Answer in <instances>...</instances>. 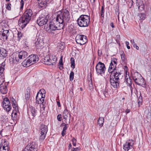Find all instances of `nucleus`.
I'll return each mask as SVG.
<instances>
[{"label":"nucleus","instance_id":"f257e3e1","mask_svg":"<svg viewBox=\"0 0 151 151\" xmlns=\"http://www.w3.org/2000/svg\"><path fill=\"white\" fill-rule=\"evenodd\" d=\"M70 18L69 12L66 9L59 12L55 20L50 22L47 25L46 28L47 32L54 34L53 31L63 29L65 24L68 22Z\"/></svg>","mask_w":151,"mask_h":151},{"label":"nucleus","instance_id":"f03ea898","mask_svg":"<svg viewBox=\"0 0 151 151\" xmlns=\"http://www.w3.org/2000/svg\"><path fill=\"white\" fill-rule=\"evenodd\" d=\"M32 14V12L31 9H28L25 11L19 21V26L22 29L25 27L30 20Z\"/></svg>","mask_w":151,"mask_h":151},{"label":"nucleus","instance_id":"7ed1b4c3","mask_svg":"<svg viewBox=\"0 0 151 151\" xmlns=\"http://www.w3.org/2000/svg\"><path fill=\"white\" fill-rule=\"evenodd\" d=\"M124 78L123 75L121 73L118 74H111L110 76V83L113 88H118L119 87L120 80Z\"/></svg>","mask_w":151,"mask_h":151},{"label":"nucleus","instance_id":"20e7f679","mask_svg":"<svg viewBox=\"0 0 151 151\" xmlns=\"http://www.w3.org/2000/svg\"><path fill=\"white\" fill-rule=\"evenodd\" d=\"M77 22L78 25L80 27H88L90 23V17L86 15H81L78 18Z\"/></svg>","mask_w":151,"mask_h":151},{"label":"nucleus","instance_id":"39448f33","mask_svg":"<svg viewBox=\"0 0 151 151\" xmlns=\"http://www.w3.org/2000/svg\"><path fill=\"white\" fill-rule=\"evenodd\" d=\"M117 60L113 58L111 60L109 66L108 71L111 74H118V73H120L116 68L117 65Z\"/></svg>","mask_w":151,"mask_h":151},{"label":"nucleus","instance_id":"423d86ee","mask_svg":"<svg viewBox=\"0 0 151 151\" xmlns=\"http://www.w3.org/2000/svg\"><path fill=\"white\" fill-rule=\"evenodd\" d=\"M96 73L98 75L102 76L104 74L106 70L104 64L100 62H99L96 66Z\"/></svg>","mask_w":151,"mask_h":151},{"label":"nucleus","instance_id":"0eeeda50","mask_svg":"<svg viewBox=\"0 0 151 151\" xmlns=\"http://www.w3.org/2000/svg\"><path fill=\"white\" fill-rule=\"evenodd\" d=\"M38 145L35 142H32L27 144L23 151H37Z\"/></svg>","mask_w":151,"mask_h":151},{"label":"nucleus","instance_id":"6e6552de","mask_svg":"<svg viewBox=\"0 0 151 151\" xmlns=\"http://www.w3.org/2000/svg\"><path fill=\"white\" fill-rule=\"evenodd\" d=\"M40 128V135L39 139L40 140H42L45 137L46 135L47 132V127L46 125L41 124Z\"/></svg>","mask_w":151,"mask_h":151},{"label":"nucleus","instance_id":"1a4fd4ad","mask_svg":"<svg viewBox=\"0 0 151 151\" xmlns=\"http://www.w3.org/2000/svg\"><path fill=\"white\" fill-rule=\"evenodd\" d=\"M76 42L81 45H84L87 41L86 37L83 35H77L76 37Z\"/></svg>","mask_w":151,"mask_h":151},{"label":"nucleus","instance_id":"9d476101","mask_svg":"<svg viewBox=\"0 0 151 151\" xmlns=\"http://www.w3.org/2000/svg\"><path fill=\"white\" fill-rule=\"evenodd\" d=\"M47 15L46 17L43 15H41L37 19V22L39 26H42L45 24L48 21L47 19Z\"/></svg>","mask_w":151,"mask_h":151},{"label":"nucleus","instance_id":"9b49d317","mask_svg":"<svg viewBox=\"0 0 151 151\" xmlns=\"http://www.w3.org/2000/svg\"><path fill=\"white\" fill-rule=\"evenodd\" d=\"M3 107L8 112L11 109L12 107L11 106L10 102L9 99L7 97L4 98L3 100Z\"/></svg>","mask_w":151,"mask_h":151},{"label":"nucleus","instance_id":"f8f14e48","mask_svg":"<svg viewBox=\"0 0 151 151\" xmlns=\"http://www.w3.org/2000/svg\"><path fill=\"white\" fill-rule=\"evenodd\" d=\"M17 56L15 53L11 55L9 59L10 62L11 64H17L18 63H19Z\"/></svg>","mask_w":151,"mask_h":151},{"label":"nucleus","instance_id":"ddd939ff","mask_svg":"<svg viewBox=\"0 0 151 151\" xmlns=\"http://www.w3.org/2000/svg\"><path fill=\"white\" fill-rule=\"evenodd\" d=\"M27 58L29 61V62L32 65L38 61L39 60L38 56L35 54L30 55Z\"/></svg>","mask_w":151,"mask_h":151},{"label":"nucleus","instance_id":"4468645a","mask_svg":"<svg viewBox=\"0 0 151 151\" xmlns=\"http://www.w3.org/2000/svg\"><path fill=\"white\" fill-rule=\"evenodd\" d=\"M135 82L138 85L143 87H145L146 86V82L144 78L141 76L139 77V78L135 81Z\"/></svg>","mask_w":151,"mask_h":151},{"label":"nucleus","instance_id":"2eb2a0df","mask_svg":"<svg viewBox=\"0 0 151 151\" xmlns=\"http://www.w3.org/2000/svg\"><path fill=\"white\" fill-rule=\"evenodd\" d=\"M17 57L19 58V60L20 62L22 61V60L27 57L28 55L27 53L25 51H21L18 53H16Z\"/></svg>","mask_w":151,"mask_h":151},{"label":"nucleus","instance_id":"dca6fc26","mask_svg":"<svg viewBox=\"0 0 151 151\" xmlns=\"http://www.w3.org/2000/svg\"><path fill=\"white\" fill-rule=\"evenodd\" d=\"M35 46L36 48L38 49L41 47L43 45V42L40 38H36L35 39Z\"/></svg>","mask_w":151,"mask_h":151},{"label":"nucleus","instance_id":"f3484780","mask_svg":"<svg viewBox=\"0 0 151 151\" xmlns=\"http://www.w3.org/2000/svg\"><path fill=\"white\" fill-rule=\"evenodd\" d=\"M49 0H38L39 4L38 7L40 8H45L46 7V4L48 2Z\"/></svg>","mask_w":151,"mask_h":151},{"label":"nucleus","instance_id":"a211bd4d","mask_svg":"<svg viewBox=\"0 0 151 151\" xmlns=\"http://www.w3.org/2000/svg\"><path fill=\"white\" fill-rule=\"evenodd\" d=\"M7 85L8 84L6 83L5 82L4 84L0 86V91L2 94H5L7 93L8 90L7 86Z\"/></svg>","mask_w":151,"mask_h":151},{"label":"nucleus","instance_id":"6ab92c4d","mask_svg":"<svg viewBox=\"0 0 151 151\" xmlns=\"http://www.w3.org/2000/svg\"><path fill=\"white\" fill-rule=\"evenodd\" d=\"M133 145V143L132 142H127L123 145V148L125 151H128L131 148Z\"/></svg>","mask_w":151,"mask_h":151},{"label":"nucleus","instance_id":"aec40b11","mask_svg":"<svg viewBox=\"0 0 151 151\" xmlns=\"http://www.w3.org/2000/svg\"><path fill=\"white\" fill-rule=\"evenodd\" d=\"M1 32L2 33V35L3 37V39L4 40H6L9 35V31L8 30H4L3 29H1Z\"/></svg>","mask_w":151,"mask_h":151},{"label":"nucleus","instance_id":"412c9836","mask_svg":"<svg viewBox=\"0 0 151 151\" xmlns=\"http://www.w3.org/2000/svg\"><path fill=\"white\" fill-rule=\"evenodd\" d=\"M7 56L6 50L3 48L0 47V58L4 59Z\"/></svg>","mask_w":151,"mask_h":151},{"label":"nucleus","instance_id":"4be33fe9","mask_svg":"<svg viewBox=\"0 0 151 151\" xmlns=\"http://www.w3.org/2000/svg\"><path fill=\"white\" fill-rule=\"evenodd\" d=\"M5 62L4 61L0 64V76H4L3 72L5 68Z\"/></svg>","mask_w":151,"mask_h":151},{"label":"nucleus","instance_id":"5701e85b","mask_svg":"<svg viewBox=\"0 0 151 151\" xmlns=\"http://www.w3.org/2000/svg\"><path fill=\"white\" fill-rule=\"evenodd\" d=\"M50 65H53L55 63L57 60V58L55 55H50Z\"/></svg>","mask_w":151,"mask_h":151},{"label":"nucleus","instance_id":"b1692460","mask_svg":"<svg viewBox=\"0 0 151 151\" xmlns=\"http://www.w3.org/2000/svg\"><path fill=\"white\" fill-rule=\"evenodd\" d=\"M42 60L44 62V64L50 65L51 63L50 62V58L49 55H47L44 57L43 59H42Z\"/></svg>","mask_w":151,"mask_h":151},{"label":"nucleus","instance_id":"393cba45","mask_svg":"<svg viewBox=\"0 0 151 151\" xmlns=\"http://www.w3.org/2000/svg\"><path fill=\"white\" fill-rule=\"evenodd\" d=\"M25 99L27 101L29 100L30 97V90L29 88H27L25 95Z\"/></svg>","mask_w":151,"mask_h":151},{"label":"nucleus","instance_id":"a878e982","mask_svg":"<svg viewBox=\"0 0 151 151\" xmlns=\"http://www.w3.org/2000/svg\"><path fill=\"white\" fill-rule=\"evenodd\" d=\"M22 65L24 67H28L31 65L30 63L29 62V61L28 58H27L22 63Z\"/></svg>","mask_w":151,"mask_h":151},{"label":"nucleus","instance_id":"bb28decb","mask_svg":"<svg viewBox=\"0 0 151 151\" xmlns=\"http://www.w3.org/2000/svg\"><path fill=\"white\" fill-rule=\"evenodd\" d=\"M18 114H19V112H15V111H13L12 114V119L14 121L18 119Z\"/></svg>","mask_w":151,"mask_h":151},{"label":"nucleus","instance_id":"cd10ccee","mask_svg":"<svg viewBox=\"0 0 151 151\" xmlns=\"http://www.w3.org/2000/svg\"><path fill=\"white\" fill-rule=\"evenodd\" d=\"M104 122V119L103 117H99L97 121V123L99 125L100 127H101L103 126Z\"/></svg>","mask_w":151,"mask_h":151},{"label":"nucleus","instance_id":"c85d7f7f","mask_svg":"<svg viewBox=\"0 0 151 151\" xmlns=\"http://www.w3.org/2000/svg\"><path fill=\"white\" fill-rule=\"evenodd\" d=\"M30 109L32 115L33 116V117H34L36 115V110L35 108L32 106H30Z\"/></svg>","mask_w":151,"mask_h":151},{"label":"nucleus","instance_id":"c756f323","mask_svg":"<svg viewBox=\"0 0 151 151\" xmlns=\"http://www.w3.org/2000/svg\"><path fill=\"white\" fill-rule=\"evenodd\" d=\"M140 76V75L137 72L134 73L133 75H132V76L133 79L135 82Z\"/></svg>","mask_w":151,"mask_h":151},{"label":"nucleus","instance_id":"7c9ffc66","mask_svg":"<svg viewBox=\"0 0 151 151\" xmlns=\"http://www.w3.org/2000/svg\"><path fill=\"white\" fill-rule=\"evenodd\" d=\"M65 46V44L63 42H61L59 43L58 45V47L60 50H63L64 49Z\"/></svg>","mask_w":151,"mask_h":151},{"label":"nucleus","instance_id":"2f4dec72","mask_svg":"<svg viewBox=\"0 0 151 151\" xmlns=\"http://www.w3.org/2000/svg\"><path fill=\"white\" fill-rule=\"evenodd\" d=\"M39 92H38L36 97V104H37V105L40 104H41V102L43 101L40 99V97H39Z\"/></svg>","mask_w":151,"mask_h":151},{"label":"nucleus","instance_id":"473e14b6","mask_svg":"<svg viewBox=\"0 0 151 151\" xmlns=\"http://www.w3.org/2000/svg\"><path fill=\"white\" fill-rule=\"evenodd\" d=\"M62 56H61L59 63V68L60 70H62L63 68V64L62 62Z\"/></svg>","mask_w":151,"mask_h":151},{"label":"nucleus","instance_id":"72a5a7b5","mask_svg":"<svg viewBox=\"0 0 151 151\" xmlns=\"http://www.w3.org/2000/svg\"><path fill=\"white\" fill-rule=\"evenodd\" d=\"M121 57L122 63H124L126 61L125 56L124 52H121Z\"/></svg>","mask_w":151,"mask_h":151},{"label":"nucleus","instance_id":"f704fd0d","mask_svg":"<svg viewBox=\"0 0 151 151\" xmlns=\"http://www.w3.org/2000/svg\"><path fill=\"white\" fill-rule=\"evenodd\" d=\"M68 111L67 110V108L66 107L64 111V112L63 113V115L64 117V119H65V120H66L67 117V115L68 114Z\"/></svg>","mask_w":151,"mask_h":151},{"label":"nucleus","instance_id":"c9c22d12","mask_svg":"<svg viewBox=\"0 0 151 151\" xmlns=\"http://www.w3.org/2000/svg\"><path fill=\"white\" fill-rule=\"evenodd\" d=\"M45 93L44 92V93H42V92H41L40 93H39V97H40V99L42 101H44V99L45 97Z\"/></svg>","mask_w":151,"mask_h":151},{"label":"nucleus","instance_id":"e433bc0d","mask_svg":"<svg viewBox=\"0 0 151 151\" xmlns=\"http://www.w3.org/2000/svg\"><path fill=\"white\" fill-rule=\"evenodd\" d=\"M2 147V150H6V149H7V150L9 149L7 144H6V146H5V145H4V144L1 143L0 145V148L1 149Z\"/></svg>","mask_w":151,"mask_h":151},{"label":"nucleus","instance_id":"4c0bfd02","mask_svg":"<svg viewBox=\"0 0 151 151\" xmlns=\"http://www.w3.org/2000/svg\"><path fill=\"white\" fill-rule=\"evenodd\" d=\"M142 102V96L141 94V93L140 94V96L138 99V104L139 107L140 104L141 105Z\"/></svg>","mask_w":151,"mask_h":151},{"label":"nucleus","instance_id":"58836bf2","mask_svg":"<svg viewBox=\"0 0 151 151\" xmlns=\"http://www.w3.org/2000/svg\"><path fill=\"white\" fill-rule=\"evenodd\" d=\"M4 76H0V86L4 84L5 83Z\"/></svg>","mask_w":151,"mask_h":151},{"label":"nucleus","instance_id":"ea45409f","mask_svg":"<svg viewBox=\"0 0 151 151\" xmlns=\"http://www.w3.org/2000/svg\"><path fill=\"white\" fill-rule=\"evenodd\" d=\"M104 5L103 4L102 6L101 9V17L104 18Z\"/></svg>","mask_w":151,"mask_h":151},{"label":"nucleus","instance_id":"a19ab883","mask_svg":"<svg viewBox=\"0 0 151 151\" xmlns=\"http://www.w3.org/2000/svg\"><path fill=\"white\" fill-rule=\"evenodd\" d=\"M138 16L139 17V20H144L145 18V15L144 13H140L139 14Z\"/></svg>","mask_w":151,"mask_h":151},{"label":"nucleus","instance_id":"79ce46f5","mask_svg":"<svg viewBox=\"0 0 151 151\" xmlns=\"http://www.w3.org/2000/svg\"><path fill=\"white\" fill-rule=\"evenodd\" d=\"M70 61L71 67L73 68V69H74L75 67V63L74 59L73 58H71Z\"/></svg>","mask_w":151,"mask_h":151},{"label":"nucleus","instance_id":"37998d69","mask_svg":"<svg viewBox=\"0 0 151 151\" xmlns=\"http://www.w3.org/2000/svg\"><path fill=\"white\" fill-rule=\"evenodd\" d=\"M125 80L126 81L127 83L130 86L132 84V80L129 77V78H125Z\"/></svg>","mask_w":151,"mask_h":151},{"label":"nucleus","instance_id":"c03bdc74","mask_svg":"<svg viewBox=\"0 0 151 151\" xmlns=\"http://www.w3.org/2000/svg\"><path fill=\"white\" fill-rule=\"evenodd\" d=\"M67 129V126L64 127L63 129V131H62L61 134L63 136H64V135L66 133V130Z\"/></svg>","mask_w":151,"mask_h":151},{"label":"nucleus","instance_id":"a18cd8bd","mask_svg":"<svg viewBox=\"0 0 151 151\" xmlns=\"http://www.w3.org/2000/svg\"><path fill=\"white\" fill-rule=\"evenodd\" d=\"M23 34L21 32H18L17 33V38L18 41H19L21 38L22 37Z\"/></svg>","mask_w":151,"mask_h":151},{"label":"nucleus","instance_id":"49530a36","mask_svg":"<svg viewBox=\"0 0 151 151\" xmlns=\"http://www.w3.org/2000/svg\"><path fill=\"white\" fill-rule=\"evenodd\" d=\"M13 108V111H15V112H19V109L18 107V105L17 104H15L13 106H12Z\"/></svg>","mask_w":151,"mask_h":151},{"label":"nucleus","instance_id":"de8ad7c7","mask_svg":"<svg viewBox=\"0 0 151 151\" xmlns=\"http://www.w3.org/2000/svg\"><path fill=\"white\" fill-rule=\"evenodd\" d=\"M74 73L73 71H71L70 75V81H72L74 78Z\"/></svg>","mask_w":151,"mask_h":151},{"label":"nucleus","instance_id":"09e8293b","mask_svg":"<svg viewBox=\"0 0 151 151\" xmlns=\"http://www.w3.org/2000/svg\"><path fill=\"white\" fill-rule=\"evenodd\" d=\"M103 94L105 97H106L107 95H108V91L105 89L102 90Z\"/></svg>","mask_w":151,"mask_h":151},{"label":"nucleus","instance_id":"8fccbe9b","mask_svg":"<svg viewBox=\"0 0 151 151\" xmlns=\"http://www.w3.org/2000/svg\"><path fill=\"white\" fill-rule=\"evenodd\" d=\"M11 102L12 105V106H13L15 104H16V101L15 99H12L11 100Z\"/></svg>","mask_w":151,"mask_h":151},{"label":"nucleus","instance_id":"3c124183","mask_svg":"<svg viewBox=\"0 0 151 151\" xmlns=\"http://www.w3.org/2000/svg\"><path fill=\"white\" fill-rule=\"evenodd\" d=\"M138 5V6L139 9L140 7L143 8L144 7V5H143L142 2H140V4H139L138 3H137V6Z\"/></svg>","mask_w":151,"mask_h":151},{"label":"nucleus","instance_id":"603ef678","mask_svg":"<svg viewBox=\"0 0 151 151\" xmlns=\"http://www.w3.org/2000/svg\"><path fill=\"white\" fill-rule=\"evenodd\" d=\"M24 4V3L23 0H21L20 2V9H22L23 8V6Z\"/></svg>","mask_w":151,"mask_h":151},{"label":"nucleus","instance_id":"864d4df0","mask_svg":"<svg viewBox=\"0 0 151 151\" xmlns=\"http://www.w3.org/2000/svg\"><path fill=\"white\" fill-rule=\"evenodd\" d=\"M41 103L42 105V108L44 110L45 108L46 102H44V101H42Z\"/></svg>","mask_w":151,"mask_h":151},{"label":"nucleus","instance_id":"5fc2aeb1","mask_svg":"<svg viewBox=\"0 0 151 151\" xmlns=\"http://www.w3.org/2000/svg\"><path fill=\"white\" fill-rule=\"evenodd\" d=\"M57 119L59 121H61L62 119L61 114H59L57 116Z\"/></svg>","mask_w":151,"mask_h":151},{"label":"nucleus","instance_id":"6e6d98bb","mask_svg":"<svg viewBox=\"0 0 151 151\" xmlns=\"http://www.w3.org/2000/svg\"><path fill=\"white\" fill-rule=\"evenodd\" d=\"M116 40L117 42H118V41H119V40L120 39V36L119 35H116Z\"/></svg>","mask_w":151,"mask_h":151},{"label":"nucleus","instance_id":"4d7b16f0","mask_svg":"<svg viewBox=\"0 0 151 151\" xmlns=\"http://www.w3.org/2000/svg\"><path fill=\"white\" fill-rule=\"evenodd\" d=\"M11 4H8L7 5L6 9L9 10H10L11 9Z\"/></svg>","mask_w":151,"mask_h":151},{"label":"nucleus","instance_id":"13d9d810","mask_svg":"<svg viewBox=\"0 0 151 151\" xmlns=\"http://www.w3.org/2000/svg\"><path fill=\"white\" fill-rule=\"evenodd\" d=\"M96 0H90V2L92 5L94 6L95 5V2Z\"/></svg>","mask_w":151,"mask_h":151},{"label":"nucleus","instance_id":"bf43d9fd","mask_svg":"<svg viewBox=\"0 0 151 151\" xmlns=\"http://www.w3.org/2000/svg\"><path fill=\"white\" fill-rule=\"evenodd\" d=\"M98 55L99 56H101L102 55V52L101 50H99L98 51Z\"/></svg>","mask_w":151,"mask_h":151},{"label":"nucleus","instance_id":"052dcab7","mask_svg":"<svg viewBox=\"0 0 151 151\" xmlns=\"http://www.w3.org/2000/svg\"><path fill=\"white\" fill-rule=\"evenodd\" d=\"M4 143H1L4 144V145H5V146H6V144H7L8 145V144L7 143V142L6 139H4Z\"/></svg>","mask_w":151,"mask_h":151},{"label":"nucleus","instance_id":"680f3d73","mask_svg":"<svg viewBox=\"0 0 151 151\" xmlns=\"http://www.w3.org/2000/svg\"><path fill=\"white\" fill-rule=\"evenodd\" d=\"M68 124H66L65 123H63L61 124V126H63L64 127H66L67 126V125Z\"/></svg>","mask_w":151,"mask_h":151},{"label":"nucleus","instance_id":"e2e57ef3","mask_svg":"<svg viewBox=\"0 0 151 151\" xmlns=\"http://www.w3.org/2000/svg\"><path fill=\"white\" fill-rule=\"evenodd\" d=\"M76 139L74 138H73L72 139V142L73 143H76Z\"/></svg>","mask_w":151,"mask_h":151},{"label":"nucleus","instance_id":"0e129e2a","mask_svg":"<svg viewBox=\"0 0 151 151\" xmlns=\"http://www.w3.org/2000/svg\"><path fill=\"white\" fill-rule=\"evenodd\" d=\"M110 26L112 27V28H114V26L113 22H111L110 23Z\"/></svg>","mask_w":151,"mask_h":151},{"label":"nucleus","instance_id":"69168bd1","mask_svg":"<svg viewBox=\"0 0 151 151\" xmlns=\"http://www.w3.org/2000/svg\"><path fill=\"white\" fill-rule=\"evenodd\" d=\"M130 112V110L129 109H127L125 110V112L127 114L129 113Z\"/></svg>","mask_w":151,"mask_h":151},{"label":"nucleus","instance_id":"338daca9","mask_svg":"<svg viewBox=\"0 0 151 151\" xmlns=\"http://www.w3.org/2000/svg\"><path fill=\"white\" fill-rule=\"evenodd\" d=\"M130 42H131V43L132 44H134L135 43H134V40L132 39V40H130Z\"/></svg>","mask_w":151,"mask_h":151},{"label":"nucleus","instance_id":"774afa93","mask_svg":"<svg viewBox=\"0 0 151 151\" xmlns=\"http://www.w3.org/2000/svg\"><path fill=\"white\" fill-rule=\"evenodd\" d=\"M57 103L58 106L59 107H60L61 105L60 102L59 101H57Z\"/></svg>","mask_w":151,"mask_h":151}]
</instances>
